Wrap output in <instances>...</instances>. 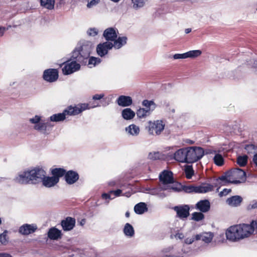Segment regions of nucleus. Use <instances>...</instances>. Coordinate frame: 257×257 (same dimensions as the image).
Returning <instances> with one entry per match:
<instances>
[{"mask_svg": "<svg viewBox=\"0 0 257 257\" xmlns=\"http://www.w3.org/2000/svg\"><path fill=\"white\" fill-rule=\"evenodd\" d=\"M195 240H196L195 235L192 237H188L185 239L184 243L186 244H191Z\"/></svg>", "mask_w": 257, "mask_h": 257, "instance_id": "obj_55", "label": "nucleus"}, {"mask_svg": "<svg viewBox=\"0 0 257 257\" xmlns=\"http://www.w3.org/2000/svg\"><path fill=\"white\" fill-rule=\"evenodd\" d=\"M29 122L33 125L35 130L44 135H48L49 133V127H51L50 124L48 122L42 120V116L40 115H35L29 119Z\"/></svg>", "mask_w": 257, "mask_h": 257, "instance_id": "obj_2", "label": "nucleus"}, {"mask_svg": "<svg viewBox=\"0 0 257 257\" xmlns=\"http://www.w3.org/2000/svg\"><path fill=\"white\" fill-rule=\"evenodd\" d=\"M99 2V0H91L90 2L88 3L87 7L88 8H90L98 4Z\"/></svg>", "mask_w": 257, "mask_h": 257, "instance_id": "obj_57", "label": "nucleus"}, {"mask_svg": "<svg viewBox=\"0 0 257 257\" xmlns=\"http://www.w3.org/2000/svg\"><path fill=\"white\" fill-rule=\"evenodd\" d=\"M46 175V172L41 168L35 167L31 169L32 184H36L41 182Z\"/></svg>", "mask_w": 257, "mask_h": 257, "instance_id": "obj_10", "label": "nucleus"}, {"mask_svg": "<svg viewBox=\"0 0 257 257\" xmlns=\"http://www.w3.org/2000/svg\"><path fill=\"white\" fill-rule=\"evenodd\" d=\"M228 181L231 183L238 184L244 182L246 180V174L242 169L235 168L231 170Z\"/></svg>", "mask_w": 257, "mask_h": 257, "instance_id": "obj_7", "label": "nucleus"}, {"mask_svg": "<svg viewBox=\"0 0 257 257\" xmlns=\"http://www.w3.org/2000/svg\"><path fill=\"white\" fill-rule=\"evenodd\" d=\"M112 49L111 42H105L98 44L96 48V51L98 55L103 57L108 53V51Z\"/></svg>", "mask_w": 257, "mask_h": 257, "instance_id": "obj_16", "label": "nucleus"}, {"mask_svg": "<svg viewBox=\"0 0 257 257\" xmlns=\"http://www.w3.org/2000/svg\"><path fill=\"white\" fill-rule=\"evenodd\" d=\"M215 153V156L213 158V161L215 165L218 166L223 165L224 163V159L222 156L220 154L216 153V151H213Z\"/></svg>", "mask_w": 257, "mask_h": 257, "instance_id": "obj_42", "label": "nucleus"}, {"mask_svg": "<svg viewBox=\"0 0 257 257\" xmlns=\"http://www.w3.org/2000/svg\"><path fill=\"white\" fill-rule=\"evenodd\" d=\"M240 235L242 239L248 237L257 229V221L252 220L250 224H240L237 225Z\"/></svg>", "mask_w": 257, "mask_h": 257, "instance_id": "obj_5", "label": "nucleus"}, {"mask_svg": "<svg viewBox=\"0 0 257 257\" xmlns=\"http://www.w3.org/2000/svg\"><path fill=\"white\" fill-rule=\"evenodd\" d=\"M214 186L208 183L197 186V193H205L213 190Z\"/></svg>", "mask_w": 257, "mask_h": 257, "instance_id": "obj_32", "label": "nucleus"}, {"mask_svg": "<svg viewBox=\"0 0 257 257\" xmlns=\"http://www.w3.org/2000/svg\"><path fill=\"white\" fill-rule=\"evenodd\" d=\"M92 49V44L88 41L79 42L72 52V58L82 64H85Z\"/></svg>", "mask_w": 257, "mask_h": 257, "instance_id": "obj_1", "label": "nucleus"}, {"mask_svg": "<svg viewBox=\"0 0 257 257\" xmlns=\"http://www.w3.org/2000/svg\"><path fill=\"white\" fill-rule=\"evenodd\" d=\"M186 163H193L201 159L204 155V150L201 147H187Z\"/></svg>", "mask_w": 257, "mask_h": 257, "instance_id": "obj_4", "label": "nucleus"}, {"mask_svg": "<svg viewBox=\"0 0 257 257\" xmlns=\"http://www.w3.org/2000/svg\"><path fill=\"white\" fill-rule=\"evenodd\" d=\"M118 30L115 28H108L104 30L103 36L106 42H112L117 37Z\"/></svg>", "mask_w": 257, "mask_h": 257, "instance_id": "obj_15", "label": "nucleus"}, {"mask_svg": "<svg viewBox=\"0 0 257 257\" xmlns=\"http://www.w3.org/2000/svg\"><path fill=\"white\" fill-rule=\"evenodd\" d=\"M148 123V132L150 135H159L164 130L165 123L163 120L149 121Z\"/></svg>", "mask_w": 257, "mask_h": 257, "instance_id": "obj_8", "label": "nucleus"}, {"mask_svg": "<svg viewBox=\"0 0 257 257\" xmlns=\"http://www.w3.org/2000/svg\"><path fill=\"white\" fill-rule=\"evenodd\" d=\"M123 231L125 236L132 237L135 234V230L133 226L128 223H126L124 226Z\"/></svg>", "mask_w": 257, "mask_h": 257, "instance_id": "obj_35", "label": "nucleus"}, {"mask_svg": "<svg viewBox=\"0 0 257 257\" xmlns=\"http://www.w3.org/2000/svg\"><path fill=\"white\" fill-rule=\"evenodd\" d=\"M0 257H12V256L6 253H0Z\"/></svg>", "mask_w": 257, "mask_h": 257, "instance_id": "obj_64", "label": "nucleus"}, {"mask_svg": "<svg viewBox=\"0 0 257 257\" xmlns=\"http://www.w3.org/2000/svg\"><path fill=\"white\" fill-rule=\"evenodd\" d=\"M242 201V197L238 195L233 196L226 200L227 204L232 207H237L239 206Z\"/></svg>", "mask_w": 257, "mask_h": 257, "instance_id": "obj_28", "label": "nucleus"}, {"mask_svg": "<svg viewBox=\"0 0 257 257\" xmlns=\"http://www.w3.org/2000/svg\"><path fill=\"white\" fill-rule=\"evenodd\" d=\"M66 118V115L63 111L62 113L53 114L49 117L51 121L58 122L64 120Z\"/></svg>", "mask_w": 257, "mask_h": 257, "instance_id": "obj_36", "label": "nucleus"}, {"mask_svg": "<svg viewBox=\"0 0 257 257\" xmlns=\"http://www.w3.org/2000/svg\"><path fill=\"white\" fill-rule=\"evenodd\" d=\"M248 157L246 155L239 156L237 159V163L240 166H244L247 162Z\"/></svg>", "mask_w": 257, "mask_h": 257, "instance_id": "obj_48", "label": "nucleus"}, {"mask_svg": "<svg viewBox=\"0 0 257 257\" xmlns=\"http://www.w3.org/2000/svg\"><path fill=\"white\" fill-rule=\"evenodd\" d=\"M116 102L120 106L127 107L132 104L133 100L129 96L120 95L117 98Z\"/></svg>", "mask_w": 257, "mask_h": 257, "instance_id": "obj_22", "label": "nucleus"}, {"mask_svg": "<svg viewBox=\"0 0 257 257\" xmlns=\"http://www.w3.org/2000/svg\"><path fill=\"white\" fill-rule=\"evenodd\" d=\"M88 66L89 68H92L97 65L101 62V60L99 58L94 57H89Z\"/></svg>", "mask_w": 257, "mask_h": 257, "instance_id": "obj_43", "label": "nucleus"}, {"mask_svg": "<svg viewBox=\"0 0 257 257\" xmlns=\"http://www.w3.org/2000/svg\"><path fill=\"white\" fill-rule=\"evenodd\" d=\"M182 190L187 193H197V186L194 185L181 186V191Z\"/></svg>", "mask_w": 257, "mask_h": 257, "instance_id": "obj_41", "label": "nucleus"}, {"mask_svg": "<svg viewBox=\"0 0 257 257\" xmlns=\"http://www.w3.org/2000/svg\"><path fill=\"white\" fill-rule=\"evenodd\" d=\"M102 199L105 200H112L114 198L112 193H110V191L108 193H103L101 195Z\"/></svg>", "mask_w": 257, "mask_h": 257, "instance_id": "obj_53", "label": "nucleus"}, {"mask_svg": "<svg viewBox=\"0 0 257 257\" xmlns=\"http://www.w3.org/2000/svg\"><path fill=\"white\" fill-rule=\"evenodd\" d=\"M142 105L145 107H148L150 110L149 111L152 112L155 109L156 105L155 102L152 100H148L147 99L144 100L142 102Z\"/></svg>", "mask_w": 257, "mask_h": 257, "instance_id": "obj_40", "label": "nucleus"}, {"mask_svg": "<svg viewBox=\"0 0 257 257\" xmlns=\"http://www.w3.org/2000/svg\"><path fill=\"white\" fill-rule=\"evenodd\" d=\"M177 216L181 219L187 218L189 215L190 207L188 205H180L173 208Z\"/></svg>", "mask_w": 257, "mask_h": 257, "instance_id": "obj_13", "label": "nucleus"}, {"mask_svg": "<svg viewBox=\"0 0 257 257\" xmlns=\"http://www.w3.org/2000/svg\"><path fill=\"white\" fill-rule=\"evenodd\" d=\"M134 211L137 214H142L148 211L147 204L144 202L137 204L134 207Z\"/></svg>", "mask_w": 257, "mask_h": 257, "instance_id": "obj_33", "label": "nucleus"}, {"mask_svg": "<svg viewBox=\"0 0 257 257\" xmlns=\"http://www.w3.org/2000/svg\"><path fill=\"white\" fill-rule=\"evenodd\" d=\"M159 189H153L150 191L149 193L153 195H157V194H159Z\"/></svg>", "mask_w": 257, "mask_h": 257, "instance_id": "obj_61", "label": "nucleus"}, {"mask_svg": "<svg viewBox=\"0 0 257 257\" xmlns=\"http://www.w3.org/2000/svg\"><path fill=\"white\" fill-rule=\"evenodd\" d=\"M98 30L95 28H91L87 30V34L89 36L95 37L98 34Z\"/></svg>", "mask_w": 257, "mask_h": 257, "instance_id": "obj_50", "label": "nucleus"}, {"mask_svg": "<svg viewBox=\"0 0 257 257\" xmlns=\"http://www.w3.org/2000/svg\"><path fill=\"white\" fill-rule=\"evenodd\" d=\"M79 179L78 173L73 171H69L66 173L65 180L66 183L69 185L73 184Z\"/></svg>", "mask_w": 257, "mask_h": 257, "instance_id": "obj_23", "label": "nucleus"}, {"mask_svg": "<svg viewBox=\"0 0 257 257\" xmlns=\"http://www.w3.org/2000/svg\"><path fill=\"white\" fill-rule=\"evenodd\" d=\"M27 172L28 174V177L30 184H32V178H31V169H27Z\"/></svg>", "mask_w": 257, "mask_h": 257, "instance_id": "obj_62", "label": "nucleus"}, {"mask_svg": "<svg viewBox=\"0 0 257 257\" xmlns=\"http://www.w3.org/2000/svg\"><path fill=\"white\" fill-rule=\"evenodd\" d=\"M55 2V0H40L41 5L48 10L54 9Z\"/></svg>", "mask_w": 257, "mask_h": 257, "instance_id": "obj_37", "label": "nucleus"}, {"mask_svg": "<svg viewBox=\"0 0 257 257\" xmlns=\"http://www.w3.org/2000/svg\"><path fill=\"white\" fill-rule=\"evenodd\" d=\"M61 226L64 231L72 230L75 225V219L71 217H67L61 221Z\"/></svg>", "mask_w": 257, "mask_h": 257, "instance_id": "obj_21", "label": "nucleus"}, {"mask_svg": "<svg viewBox=\"0 0 257 257\" xmlns=\"http://www.w3.org/2000/svg\"><path fill=\"white\" fill-rule=\"evenodd\" d=\"M38 229L36 224H24L19 229V232L23 235H28L35 232Z\"/></svg>", "mask_w": 257, "mask_h": 257, "instance_id": "obj_14", "label": "nucleus"}, {"mask_svg": "<svg viewBox=\"0 0 257 257\" xmlns=\"http://www.w3.org/2000/svg\"><path fill=\"white\" fill-rule=\"evenodd\" d=\"M46 175V172L41 168L35 167L31 169L32 184H36L41 182Z\"/></svg>", "mask_w": 257, "mask_h": 257, "instance_id": "obj_11", "label": "nucleus"}, {"mask_svg": "<svg viewBox=\"0 0 257 257\" xmlns=\"http://www.w3.org/2000/svg\"><path fill=\"white\" fill-rule=\"evenodd\" d=\"M80 63L76 60L73 59L71 57L69 60L61 64V66L64 65L62 69L63 74L68 75L78 71L80 69Z\"/></svg>", "mask_w": 257, "mask_h": 257, "instance_id": "obj_6", "label": "nucleus"}, {"mask_svg": "<svg viewBox=\"0 0 257 257\" xmlns=\"http://www.w3.org/2000/svg\"><path fill=\"white\" fill-rule=\"evenodd\" d=\"M213 237V234L210 232H204L195 235L196 240H202L205 243L210 242L212 241Z\"/></svg>", "mask_w": 257, "mask_h": 257, "instance_id": "obj_29", "label": "nucleus"}, {"mask_svg": "<svg viewBox=\"0 0 257 257\" xmlns=\"http://www.w3.org/2000/svg\"><path fill=\"white\" fill-rule=\"evenodd\" d=\"M226 237L232 241H237L241 239L237 225L229 227L226 231Z\"/></svg>", "mask_w": 257, "mask_h": 257, "instance_id": "obj_9", "label": "nucleus"}, {"mask_svg": "<svg viewBox=\"0 0 257 257\" xmlns=\"http://www.w3.org/2000/svg\"><path fill=\"white\" fill-rule=\"evenodd\" d=\"M149 111L144 109V108H140L137 111L136 114L139 118H145L151 114V113Z\"/></svg>", "mask_w": 257, "mask_h": 257, "instance_id": "obj_39", "label": "nucleus"}, {"mask_svg": "<svg viewBox=\"0 0 257 257\" xmlns=\"http://www.w3.org/2000/svg\"><path fill=\"white\" fill-rule=\"evenodd\" d=\"M127 40V38L126 36L117 37L111 42L112 48L119 49L126 44Z\"/></svg>", "mask_w": 257, "mask_h": 257, "instance_id": "obj_27", "label": "nucleus"}, {"mask_svg": "<svg viewBox=\"0 0 257 257\" xmlns=\"http://www.w3.org/2000/svg\"><path fill=\"white\" fill-rule=\"evenodd\" d=\"M132 7L138 10L144 8L147 4L148 0H131Z\"/></svg>", "mask_w": 257, "mask_h": 257, "instance_id": "obj_34", "label": "nucleus"}, {"mask_svg": "<svg viewBox=\"0 0 257 257\" xmlns=\"http://www.w3.org/2000/svg\"><path fill=\"white\" fill-rule=\"evenodd\" d=\"M125 131L128 136L137 137L140 133V128L138 125L133 123L126 127Z\"/></svg>", "mask_w": 257, "mask_h": 257, "instance_id": "obj_25", "label": "nucleus"}, {"mask_svg": "<svg viewBox=\"0 0 257 257\" xmlns=\"http://www.w3.org/2000/svg\"><path fill=\"white\" fill-rule=\"evenodd\" d=\"M104 96L103 93L96 94L92 96V99L93 100H100Z\"/></svg>", "mask_w": 257, "mask_h": 257, "instance_id": "obj_58", "label": "nucleus"}, {"mask_svg": "<svg viewBox=\"0 0 257 257\" xmlns=\"http://www.w3.org/2000/svg\"><path fill=\"white\" fill-rule=\"evenodd\" d=\"M160 189L170 193L179 192L181 191V185L178 183H174L173 181L168 184L160 185Z\"/></svg>", "mask_w": 257, "mask_h": 257, "instance_id": "obj_17", "label": "nucleus"}, {"mask_svg": "<svg viewBox=\"0 0 257 257\" xmlns=\"http://www.w3.org/2000/svg\"><path fill=\"white\" fill-rule=\"evenodd\" d=\"M159 178L162 183L161 185L168 184L174 181L173 173L171 171L166 170L160 174Z\"/></svg>", "mask_w": 257, "mask_h": 257, "instance_id": "obj_20", "label": "nucleus"}, {"mask_svg": "<svg viewBox=\"0 0 257 257\" xmlns=\"http://www.w3.org/2000/svg\"><path fill=\"white\" fill-rule=\"evenodd\" d=\"M122 192V190L121 189H117L116 190H111L110 191V193H112L113 196L114 197H118L121 195V193Z\"/></svg>", "mask_w": 257, "mask_h": 257, "instance_id": "obj_56", "label": "nucleus"}, {"mask_svg": "<svg viewBox=\"0 0 257 257\" xmlns=\"http://www.w3.org/2000/svg\"><path fill=\"white\" fill-rule=\"evenodd\" d=\"M27 170L20 172L14 178V181L20 184H30Z\"/></svg>", "mask_w": 257, "mask_h": 257, "instance_id": "obj_19", "label": "nucleus"}, {"mask_svg": "<svg viewBox=\"0 0 257 257\" xmlns=\"http://www.w3.org/2000/svg\"><path fill=\"white\" fill-rule=\"evenodd\" d=\"M253 162L255 166L257 167V153L255 154L253 158Z\"/></svg>", "mask_w": 257, "mask_h": 257, "instance_id": "obj_63", "label": "nucleus"}, {"mask_svg": "<svg viewBox=\"0 0 257 257\" xmlns=\"http://www.w3.org/2000/svg\"><path fill=\"white\" fill-rule=\"evenodd\" d=\"M174 59H186V53L183 54H175L173 56Z\"/></svg>", "mask_w": 257, "mask_h": 257, "instance_id": "obj_54", "label": "nucleus"}, {"mask_svg": "<svg viewBox=\"0 0 257 257\" xmlns=\"http://www.w3.org/2000/svg\"><path fill=\"white\" fill-rule=\"evenodd\" d=\"M121 114L124 120H130L134 118L136 112L130 108H126L121 111Z\"/></svg>", "mask_w": 257, "mask_h": 257, "instance_id": "obj_30", "label": "nucleus"}, {"mask_svg": "<svg viewBox=\"0 0 257 257\" xmlns=\"http://www.w3.org/2000/svg\"><path fill=\"white\" fill-rule=\"evenodd\" d=\"M163 155L159 152H154L149 153L148 157L151 160H157L162 158Z\"/></svg>", "mask_w": 257, "mask_h": 257, "instance_id": "obj_49", "label": "nucleus"}, {"mask_svg": "<svg viewBox=\"0 0 257 257\" xmlns=\"http://www.w3.org/2000/svg\"><path fill=\"white\" fill-rule=\"evenodd\" d=\"M58 71L56 69H48L43 72V78L48 82H54L58 78Z\"/></svg>", "mask_w": 257, "mask_h": 257, "instance_id": "obj_12", "label": "nucleus"}, {"mask_svg": "<svg viewBox=\"0 0 257 257\" xmlns=\"http://www.w3.org/2000/svg\"><path fill=\"white\" fill-rule=\"evenodd\" d=\"M210 208V203L208 200H202L198 202L195 205V209L202 213L208 211Z\"/></svg>", "mask_w": 257, "mask_h": 257, "instance_id": "obj_26", "label": "nucleus"}, {"mask_svg": "<svg viewBox=\"0 0 257 257\" xmlns=\"http://www.w3.org/2000/svg\"><path fill=\"white\" fill-rule=\"evenodd\" d=\"M184 171L187 178L191 179L194 175V171L192 166H186L185 167Z\"/></svg>", "mask_w": 257, "mask_h": 257, "instance_id": "obj_46", "label": "nucleus"}, {"mask_svg": "<svg viewBox=\"0 0 257 257\" xmlns=\"http://www.w3.org/2000/svg\"><path fill=\"white\" fill-rule=\"evenodd\" d=\"M204 218V215L202 212H195L192 214V219L196 221H199Z\"/></svg>", "mask_w": 257, "mask_h": 257, "instance_id": "obj_47", "label": "nucleus"}, {"mask_svg": "<svg viewBox=\"0 0 257 257\" xmlns=\"http://www.w3.org/2000/svg\"><path fill=\"white\" fill-rule=\"evenodd\" d=\"M61 235V231L55 227L51 228L48 232V237L52 240H57Z\"/></svg>", "mask_w": 257, "mask_h": 257, "instance_id": "obj_31", "label": "nucleus"}, {"mask_svg": "<svg viewBox=\"0 0 257 257\" xmlns=\"http://www.w3.org/2000/svg\"><path fill=\"white\" fill-rule=\"evenodd\" d=\"M100 105L98 104H94L90 105L88 103H79L77 105H70L64 110V113L66 115H76L85 110L90 109Z\"/></svg>", "mask_w": 257, "mask_h": 257, "instance_id": "obj_3", "label": "nucleus"}, {"mask_svg": "<svg viewBox=\"0 0 257 257\" xmlns=\"http://www.w3.org/2000/svg\"><path fill=\"white\" fill-rule=\"evenodd\" d=\"M174 237L176 239H182L184 237V235L183 233L178 232L174 235Z\"/></svg>", "mask_w": 257, "mask_h": 257, "instance_id": "obj_60", "label": "nucleus"}, {"mask_svg": "<svg viewBox=\"0 0 257 257\" xmlns=\"http://www.w3.org/2000/svg\"><path fill=\"white\" fill-rule=\"evenodd\" d=\"M245 152L248 154H254L257 150V147L253 144L246 145L244 147Z\"/></svg>", "mask_w": 257, "mask_h": 257, "instance_id": "obj_44", "label": "nucleus"}, {"mask_svg": "<svg viewBox=\"0 0 257 257\" xmlns=\"http://www.w3.org/2000/svg\"><path fill=\"white\" fill-rule=\"evenodd\" d=\"M187 147L178 149L173 154V159L180 163H186V162Z\"/></svg>", "mask_w": 257, "mask_h": 257, "instance_id": "obj_18", "label": "nucleus"}, {"mask_svg": "<svg viewBox=\"0 0 257 257\" xmlns=\"http://www.w3.org/2000/svg\"><path fill=\"white\" fill-rule=\"evenodd\" d=\"M51 173L54 177H56L59 180L60 177L65 175L66 172L64 169L55 168L52 170Z\"/></svg>", "mask_w": 257, "mask_h": 257, "instance_id": "obj_38", "label": "nucleus"}, {"mask_svg": "<svg viewBox=\"0 0 257 257\" xmlns=\"http://www.w3.org/2000/svg\"><path fill=\"white\" fill-rule=\"evenodd\" d=\"M231 191V190L230 189H224L223 190V191H221L220 193H219V196L220 197H222L223 196H225L227 194H228Z\"/></svg>", "mask_w": 257, "mask_h": 257, "instance_id": "obj_59", "label": "nucleus"}, {"mask_svg": "<svg viewBox=\"0 0 257 257\" xmlns=\"http://www.w3.org/2000/svg\"><path fill=\"white\" fill-rule=\"evenodd\" d=\"M202 53L200 50H192L186 52V57L188 58H195L200 56Z\"/></svg>", "mask_w": 257, "mask_h": 257, "instance_id": "obj_45", "label": "nucleus"}, {"mask_svg": "<svg viewBox=\"0 0 257 257\" xmlns=\"http://www.w3.org/2000/svg\"><path fill=\"white\" fill-rule=\"evenodd\" d=\"M7 230L4 231L2 233L0 234V243L3 244H6L8 240L7 238Z\"/></svg>", "mask_w": 257, "mask_h": 257, "instance_id": "obj_51", "label": "nucleus"}, {"mask_svg": "<svg viewBox=\"0 0 257 257\" xmlns=\"http://www.w3.org/2000/svg\"><path fill=\"white\" fill-rule=\"evenodd\" d=\"M257 208V201L253 200L247 206L246 209L247 210H251Z\"/></svg>", "mask_w": 257, "mask_h": 257, "instance_id": "obj_52", "label": "nucleus"}, {"mask_svg": "<svg viewBox=\"0 0 257 257\" xmlns=\"http://www.w3.org/2000/svg\"><path fill=\"white\" fill-rule=\"evenodd\" d=\"M43 186L47 188H50L54 186L59 182V179L56 177H47L46 175L41 180Z\"/></svg>", "mask_w": 257, "mask_h": 257, "instance_id": "obj_24", "label": "nucleus"}]
</instances>
